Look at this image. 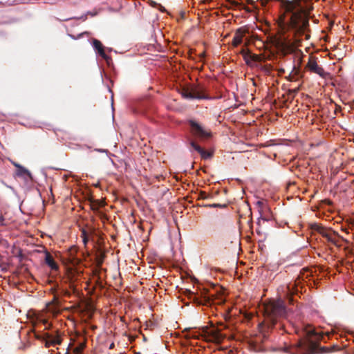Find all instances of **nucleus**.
<instances>
[{"mask_svg":"<svg viewBox=\"0 0 354 354\" xmlns=\"http://www.w3.org/2000/svg\"><path fill=\"white\" fill-rule=\"evenodd\" d=\"M37 321L42 323L45 326V329L50 328V324L48 322V320L43 317L42 315H38L37 317Z\"/></svg>","mask_w":354,"mask_h":354,"instance_id":"2eb2a0df","label":"nucleus"},{"mask_svg":"<svg viewBox=\"0 0 354 354\" xmlns=\"http://www.w3.org/2000/svg\"><path fill=\"white\" fill-rule=\"evenodd\" d=\"M84 348V345L80 344L79 346H77L74 348L73 352L75 354H81Z\"/></svg>","mask_w":354,"mask_h":354,"instance_id":"f3484780","label":"nucleus"},{"mask_svg":"<svg viewBox=\"0 0 354 354\" xmlns=\"http://www.w3.org/2000/svg\"><path fill=\"white\" fill-rule=\"evenodd\" d=\"M191 146L197 151L203 158H207L210 156V154L209 153H207L205 151H204L200 146H198L197 144H196L194 142H191Z\"/></svg>","mask_w":354,"mask_h":354,"instance_id":"f8f14e48","label":"nucleus"},{"mask_svg":"<svg viewBox=\"0 0 354 354\" xmlns=\"http://www.w3.org/2000/svg\"><path fill=\"white\" fill-rule=\"evenodd\" d=\"M306 334L308 338H311L315 337V340H319L322 338V335L319 333H317L315 329L312 326H308L306 328Z\"/></svg>","mask_w":354,"mask_h":354,"instance_id":"9d476101","label":"nucleus"},{"mask_svg":"<svg viewBox=\"0 0 354 354\" xmlns=\"http://www.w3.org/2000/svg\"><path fill=\"white\" fill-rule=\"evenodd\" d=\"M45 262L52 270H57L58 268L57 263L54 261L52 256L49 254H46L45 257Z\"/></svg>","mask_w":354,"mask_h":354,"instance_id":"9b49d317","label":"nucleus"},{"mask_svg":"<svg viewBox=\"0 0 354 354\" xmlns=\"http://www.w3.org/2000/svg\"><path fill=\"white\" fill-rule=\"evenodd\" d=\"M306 39H308V35H306Z\"/></svg>","mask_w":354,"mask_h":354,"instance_id":"4be33fe9","label":"nucleus"},{"mask_svg":"<svg viewBox=\"0 0 354 354\" xmlns=\"http://www.w3.org/2000/svg\"><path fill=\"white\" fill-rule=\"evenodd\" d=\"M82 236L83 238V241H84V244H86V243L88 241V239L86 237V232L84 230L82 231Z\"/></svg>","mask_w":354,"mask_h":354,"instance_id":"6ab92c4d","label":"nucleus"},{"mask_svg":"<svg viewBox=\"0 0 354 354\" xmlns=\"http://www.w3.org/2000/svg\"><path fill=\"white\" fill-rule=\"evenodd\" d=\"M189 124L192 134L201 140L208 139L212 137L211 131L202 126L194 120H190Z\"/></svg>","mask_w":354,"mask_h":354,"instance_id":"7ed1b4c3","label":"nucleus"},{"mask_svg":"<svg viewBox=\"0 0 354 354\" xmlns=\"http://www.w3.org/2000/svg\"><path fill=\"white\" fill-rule=\"evenodd\" d=\"M212 335V339L217 342H220L223 339V335L218 331H213Z\"/></svg>","mask_w":354,"mask_h":354,"instance_id":"dca6fc26","label":"nucleus"},{"mask_svg":"<svg viewBox=\"0 0 354 354\" xmlns=\"http://www.w3.org/2000/svg\"><path fill=\"white\" fill-rule=\"evenodd\" d=\"M15 166L18 168V170H17V172L18 176H25V175H26L28 176H30V173L26 168L20 166L18 164H15Z\"/></svg>","mask_w":354,"mask_h":354,"instance_id":"4468645a","label":"nucleus"},{"mask_svg":"<svg viewBox=\"0 0 354 354\" xmlns=\"http://www.w3.org/2000/svg\"><path fill=\"white\" fill-rule=\"evenodd\" d=\"M264 312L268 319H270L272 325L275 323V319L286 315V308L283 301L281 299L272 300L264 305Z\"/></svg>","mask_w":354,"mask_h":354,"instance_id":"f257e3e1","label":"nucleus"},{"mask_svg":"<svg viewBox=\"0 0 354 354\" xmlns=\"http://www.w3.org/2000/svg\"><path fill=\"white\" fill-rule=\"evenodd\" d=\"M243 57L248 65H254L257 62H261L262 56L261 55L257 54H252L250 52H246L245 50H242Z\"/></svg>","mask_w":354,"mask_h":354,"instance_id":"423d86ee","label":"nucleus"},{"mask_svg":"<svg viewBox=\"0 0 354 354\" xmlns=\"http://www.w3.org/2000/svg\"><path fill=\"white\" fill-rule=\"evenodd\" d=\"M161 11H164L165 9L162 8V6H160V8H159Z\"/></svg>","mask_w":354,"mask_h":354,"instance_id":"412c9836","label":"nucleus"},{"mask_svg":"<svg viewBox=\"0 0 354 354\" xmlns=\"http://www.w3.org/2000/svg\"><path fill=\"white\" fill-rule=\"evenodd\" d=\"M192 95H189V99H203L205 95L201 93L198 89L194 88L191 90Z\"/></svg>","mask_w":354,"mask_h":354,"instance_id":"ddd939ff","label":"nucleus"},{"mask_svg":"<svg viewBox=\"0 0 354 354\" xmlns=\"http://www.w3.org/2000/svg\"><path fill=\"white\" fill-rule=\"evenodd\" d=\"M315 348L313 340H300L296 345L286 348V352L291 354H312Z\"/></svg>","mask_w":354,"mask_h":354,"instance_id":"f03ea898","label":"nucleus"},{"mask_svg":"<svg viewBox=\"0 0 354 354\" xmlns=\"http://www.w3.org/2000/svg\"><path fill=\"white\" fill-rule=\"evenodd\" d=\"M306 68L310 72L316 73L322 77H325L327 75V73H326L324 70L318 65L315 59L313 57H309Z\"/></svg>","mask_w":354,"mask_h":354,"instance_id":"20e7f679","label":"nucleus"},{"mask_svg":"<svg viewBox=\"0 0 354 354\" xmlns=\"http://www.w3.org/2000/svg\"><path fill=\"white\" fill-rule=\"evenodd\" d=\"M319 232L324 237H325L327 239L328 241L331 242L334 245L337 244L339 236L335 232L322 228L319 230Z\"/></svg>","mask_w":354,"mask_h":354,"instance_id":"0eeeda50","label":"nucleus"},{"mask_svg":"<svg viewBox=\"0 0 354 354\" xmlns=\"http://www.w3.org/2000/svg\"><path fill=\"white\" fill-rule=\"evenodd\" d=\"M5 219L2 215L0 214V226L5 225Z\"/></svg>","mask_w":354,"mask_h":354,"instance_id":"aec40b11","label":"nucleus"},{"mask_svg":"<svg viewBox=\"0 0 354 354\" xmlns=\"http://www.w3.org/2000/svg\"><path fill=\"white\" fill-rule=\"evenodd\" d=\"M45 346L46 347L54 346L60 344L62 339L60 335L57 333L55 335L46 333L44 335Z\"/></svg>","mask_w":354,"mask_h":354,"instance_id":"39448f33","label":"nucleus"},{"mask_svg":"<svg viewBox=\"0 0 354 354\" xmlns=\"http://www.w3.org/2000/svg\"><path fill=\"white\" fill-rule=\"evenodd\" d=\"M245 30L243 28H239L234 36L233 40H232V45L236 47L240 44H241L243 41V38L245 36Z\"/></svg>","mask_w":354,"mask_h":354,"instance_id":"6e6552de","label":"nucleus"},{"mask_svg":"<svg viewBox=\"0 0 354 354\" xmlns=\"http://www.w3.org/2000/svg\"><path fill=\"white\" fill-rule=\"evenodd\" d=\"M183 95L184 97L189 99V95H192L191 90L190 91H184L183 93Z\"/></svg>","mask_w":354,"mask_h":354,"instance_id":"a211bd4d","label":"nucleus"},{"mask_svg":"<svg viewBox=\"0 0 354 354\" xmlns=\"http://www.w3.org/2000/svg\"><path fill=\"white\" fill-rule=\"evenodd\" d=\"M94 48L97 50V53L106 60L109 59L108 56L105 54L102 43L97 40L94 39L93 41Z\"/></svg>","mask_w":354,"mask_h":354,"instance_id":"1a4fd4ad","label":"nucleus"}]
</instances>
